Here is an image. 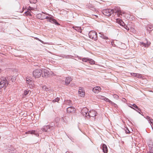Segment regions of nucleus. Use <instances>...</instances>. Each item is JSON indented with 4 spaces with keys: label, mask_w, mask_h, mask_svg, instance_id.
Returning <instances> with one entry per match:
<instances>
[{
    "label": "nucleus",
    "mask_w": 153,
    "mask_h": 153,
    "mask_svg": "<svg viewBox=\"0 0 153 153\" xmlns=\"http://www.w3.org/2000/svg\"><path fill=\"white\" fill-rule=\"evenodd\" d=\"M9 79H10V78ZM10 79H11V81L12 82H15V80H16V79L15 78V77H13V76Z\"/></svg>",
    "instance_id": "49"
},
{
    "label": "nucleus",
    "mask_w": 153,
    "mask_h": 153,
    "mask_svg": "<svg viewBox=\"0 0 153 153\" xmlns=\"http://www.w3.org/2000/svg\"><path fill=\"white\" fill-rule=\"evenodd\" d=\"M104 101H105L106 102H108L110 103H111L112 102H111L112 101L111 100L109 99H108V98H107L106 97H105V99Z\"/></svg>",
    "instance_id": "42"
},
{
    "label": "nucleus",
    "mask_w": 153,
    "mask_h": 153,
    "mask_svg": "<svg viewBox=\"0 0 153 153\" xmlns=\"http://www.w3.org/2000/svg\"><path fill=\"white\" fill-rule=\"evenodd\" d=\"M25 134H34L36 137H39V131L37 130H31L25 132Z\"/></svg>",
    "instance_id": "12"
},
{
    "label": "nucleus",
    "mask_w": 153,
    "mask_h": 153,
    "mask_svg": "<svg viewBox=\"0 0 153 153\" xmlns=\"http://www.w3.org/2000/svg\"><path fill=\"white\" fill-rule=\"evenodd\" d=\"M54 21L55 22H54V24L57 26H59L60 25V24L56 20H54Z\"/></svg>",
    "instance_id": "44"
},
{
    "label": "nucleus",
    "mask_w": 153,
    "mask_h": 153,
    "mask_svg": "<svg viewBox=\"0 0 153 153\" xmlns=\"http://www.w3.org/2000/svg\"><path fill=\"white\" fill-rule=\"evenodd\" d=\"M7 150L9 153H19V152L11 145H10V147L8 146Z\"/></svg>",
    "instance_id": "14"
},
{
    "label": "nucleus",
    "mask_w": 153,
    "mask_h": 153,
    "mask_svg": "<svg viewBox=\"0 0 153 153\" xmlns=\"http://www.w3.org/2000/svg\"><path fill=\"white\" fill-rule=\"evenodd\" d=\"M60 100V98L58 97H56V98H55L53 100H52V102H58Z\"/></svg>",
    "instance_id": "39"
},
{
    "label": "nucleus",
    "mask_w": 153,
    "mask_h": 153,
    "mask_svg": "<svg viewBox=\"0 0 153 153\" xmlns=\"http://www.w3.org/2000/svg\"><path fill=\"white\" fill-rule=\"evenodd\" d=\"M27 7H23L22 8V10L23 11H22L21 12L22 13L23 12V11L25 10V11H26V10H27Z\"/></svg>",
    "instance_id": "50"
},
{
    "label": "nucleus",
    "mask_w": 153,
    "mask_h": 153,
    "mask_svg": "<svg viewBox=\"0 0 153 153\" xmlns=\"http://www.w3.org/2000/svg\"><path fill=\"white\" fill-rule=\"evenodd\" d=\"M76 29H75V30H77L78 32H81L82 31V30L80 27H76Z\"/></svg>",
    "instance_id": "45"
},
{
    "label": "nucleus",
    "mask_w": 153,
    "mask_h": 153,
    "mask_svg": "<svg viewBox=\"0 0 153 153\" xmlns=\"http://www.w3.org/2000/svg\"><path fill=\"white\" fill-rule=\"evenodd\" d=\"M67 112L68 113H74L75 112V108L72 106H70L67 108Z\"/></svg>",
    "instance_id": "20"
},
{
    "label": "nucleus",
    "mask_w": 153,
    "mask_h": 153,
    "mask_svg": "<svg viewBox=\"0 0 153 153\" xmlns=\"http://www.w3.org/2000/svg\"><path fill=\"white\" fill-rule=\"evenodd\" d=\"M62 120L63 122L64 123H66V122L65 121V119L62 117Z\"/></svg>",
    "instance_id": "51"
},
{
    "label": "nucleus",
    "mask_w": 153,
    "mask_h": 153,
    "mask_svg": "<svg viewBox=\"0 0 153 153\" xmlns=\"http://www.w3.org/2000/svg\"><path fill=\"white\" fill-rule=\"evenodd\" d=\"M1 138V136H0V139Z\"/></svg>",
    "instance_id": "62"
},
{
    "label": "nucleus",
    "mask_w": 153,
    "mask_h": 153,
    "mask_svg": "<svg viewBox=\"0 0 153 153\" xmlns=\"http://www.w3.org/2000/svg\"><path fill=\"white\" fill-rule=\"evenodd\" d=\"M116 22L119 24L122 27L126 30L127 31L129 30V28L128 27V25H126L123 21L122 19L117 18L116 19Z\"/></svg>",
    "instance_id": "5"
},
{
    "label": "nucleus",
    "mask_w": 153,
    "mask_h": 153,
    "mask_svg": "<svg viewBox=\"0 0 153 153\" xmlns=\"http://www.w3.org/2000/svg\"><path fill=\"white\" fill-rule=\"evenodd\" d=\"M95 16H96V17H98L97 16V15H94Z\"/></svg>",
    "instance_id": "61"
},
{
    "label": "nucleus",
    "mask_w": 153,
    "mask_h": 153,
    "mask_svg": "<svg viewBox=\"0 0 153 153\" xmlns=\"http://www.w3.org/2000/svg\"><path fill=\"white\" fill-rule=\"evenodd\" d=\"M147 30L150 33L153 30V25H148L147 27Z\"/></svg>",
    "instance_id": "28"
},
{
    "label": "nucleus",
    "mask_w": 153,
    "mask_h": 153,
    "mask_svg": "<svg viewBox=\"0 0 153 153\" xmlns=\"http://www.w3.org/2000/svg\"><path fill=\"white\" fill-rule=\"evenodd\" d=\"M27 84L29 85V86H28V85H27L28 88L32 89L35 88V85L33 83V80H32L30 82H27Z\"/></svg>",
    "instance_id": "19"
},
{
    "label": "nucleus",
    "mask_w": 153,
    "mask_h": 153,
    "mask_svg": "<svg viewBox=\"0 0 153 153\" xmlns=\"http://www.w3.org/2000/svg\"><path fill=\"white\" fill-rule=\"evenodd\" d=\"M111 9H103L102 11V14L107 16H109L111 15L112 14V11H111Z\"/></svg>",
    "instance_id": "10"
},
{
    "label": "nucleus",
    "mask_w": 153,
    "mask_h": 153,
    "mask_svg": "<svg viewBox=\"0 0 153 153\" xmlns=\"http://www.w3.org/2000/svg\"><path fill=\"white\" fill-rule=\"evenodd\" d=\"M55 20V19H54V18H53L51 23L53 24H54V22H55V21H54V20Z\"/></svg>",
    "instance_id": "52"
},
{
    "label": "nucleus",
    "mask_w": 153,
    "mask_h": 153,
    "mask_svg": "<svg viewBox=\"0 0 153 153\" xmlns=\"http://www.w3.org/2000/svg\"><path fill=\"white\" fill-rule=\"evenodd\" d=\"M101 88L100 87L97 86L94 87L92 90L94 93L97 94L101 91Z\"/></svg>",
    "instance_id": "18"
},
{
    "label": "nucleus",
    "mask_w": 153,
    "mask_h": 153,
    "mask_svg": "<svg viewBox=\"0 0 153 153\" xmlns=\"http://www.w3.org/2000/svg\"><path fill=\"white\" fill-rule=\"evenodd\" d=\"M88 62L91 65L95 64V62L92 59L89 58Z\"/></svg>",
    "instance_id": "31"
},
{
    "label": "nucleus",
    "mask_w": 153,
    "mask_h": 153,
    "mask_svg": "<svg viewBox=\"0 0 153 153\" xmlns=\"http://www.w3.org/2000/svg\"><path fill=\"white\" fill-rule=\"evenodd\" d=\"M3 22L0 21V31L4 32V27L6 24V22L4 23H2Z\"/></svg>",
    "instance_id": "25"
},
{
    "label": "nucleus",
    "mask_w": 153,
    "mask_h": 153,
    "mask_svg": "<svg viewBox=\"0 0 153 153\" xmlns=\"http://www.w3.org/2000/svg\"><path fill=\"white\" fill-rule=\"evenodd\" d=\"M101 149H102L103 152L104 153H107L108 150L106 145L105 144H102L100 146Z\"/></svg>",
    "instance_id": "17"
},
{
    "label": "nucleus",
    "mask_w": 153,
    "mask_h": 153,
    "mask_svg": "<svg viewBox=\"0 0 153 153\" xmlns=\"http://www.w3.org/2000/svg\"><path fill=\"white\" fill-rule=\"evenodd\" d=\"M30 4H35L37 2V0H29Z\"/></svg>",
    "instance_id": "38"
},
{
    "label": "nucleus",
    "mask_w": 153,
    "mask_h": 153,
    "mask_svg": "<svg viewBox=\"0 0 153 153\" xmlns=\"http://www.w3.org/2000/svg\"><path fill=\"white\" fill-rule=\"evenodd\" d=\"M89 38L94 41H96L97 39V34L94 30H91L88 33Z\"/></svg>",
    "instance_id": "6"
},
{
    "label": "nucleus",
    "mask_w": 153,
    "mask_h": 153,
    "mask_svg": "<svg viewBox=\"0 0 153 153\" xmlns=\"http://www.w3.org/2000/svg\"><path fill=\"white\" fill-rule=\"evenodd\" d=\"M112 45H113L114 46H115V44H114L113 45V44H112Z\"/></svg>",
    "instance_id": "59"
},
{
    "label": "nucleus",
    "mask_w": 153,
    "mask_h": 153,
    "mask_svg": "<svg viewBox=\"0 0 153 153\" xmlns=\"http://www.w3.org/2000/svg\"><path fill=\"white\" fill-rule=\"evenodd\" d=\"M59 56L63 58L66 59L71 58V57H73V56L71 55H65L62 54H60Z\"/></svg>",
    "instance_id": "29"
},
{
    "label": "nucleus",
    "mask_w": 153,
    "mask_h": 153,
    "mask_svg": "<svg viewBox=\"0 0 153 153\" xmlns=\"http://www.w3.org/2000/svg\"><path fill=\"white\" fill-rule=\"evenodd\" d=\"M32 80V78L30 77L27 76L26 78V83L27 84V82H30Z\"/></svg>",
    "instance_id": "35"
},
{
    "label": "nucleus",
    "mask_w": 153,
    "mask_h": 153,
    "mask_svg": "<svg viewBox=\"0 0 153 153\" xmlns=\"http://www.w3.org/2000/svg\"><path fill=\"white\" fill-rule=\"evenodd\" d=\"M149 151H153V143L150 141L148 143Z\"/></svg>",
    "instance_id": "24"
},
{
    "label": "nucleus",
    "mask_w": 153,
    "mask_h": 153,
    "mask_svg": "<svg viewBox=\"0 0 153 153\" xmlns=\"http://www.w3.org/2000/svg\"><path fill=\"white\" fill-rule=\"evenodd\" d=\"M122 101L125 102L126 101V100L124 98H123Z\"/></svg>",
    "instance_id": "54"
},
{
    "label": "nucleus",
    "mask_w": 153,
    "mask_h": 153,
    "mask_svg": "<svg viewBox=\"0 0 153 153\" xmlns=\"http://www.w3.org/2000/svg\"><path fill=\"white\" fill-rule=\"evenodd\" d=\"M42 77L47 78L50 76V74L48 70L45 69H42Z\"/></svg>",
    "instance_id": "11"
},
{
    "label": "nucleus",
    "mask_w": 153,
    "mask_h": 153,
    "mask_svg": "<svg viewBox=\"0 0 153 153\" xmlns=\"http://www.w3.org/2000/svg\"><path fill=\"white\" fill-rule=\"evenodd\" d=\"M124 130L125 131V132L126 134H129L131 132L129 130V129L127 127H125L124 128Z\"/></svg>",
    "instance_id": "36"
},
{
    "label": "nucleus",
    "mask_w": 153,
    "mask_h": 153,
    "mask_svg": "<svg viewBox=\"0 0 153 153\" xmlns=\"http://www.w3.org/2000/svg\"><path fill=\"white\" fill-rule=\"evenodd\" d=\"M42 89L46 91H49L50 90L49 88L45 85H44L42 87Z\"/></svg>",
    "instance_id": "37"
},
{
    "label": "nucleus",
    "mask_w": 153,
    "mask_h": 153,
    "mask_svg": "<svg viewBox=\"0 0 153 153\" xmlns=\"http://www.w3.org/2000/svg\"><path fill=\"white\" fill-rule=\"evenodd\" d=\"M151 127H152V130L153 131V126H152V125H151Z\"/></svg>",
    "instance_id": "58"
},
{
    "label": "nucleus",
    "mask_w": 153,
    "mask_h": 153,
    "mask_svg": "<svg viewBox=\"0 0 153 153\" xmlns=\"http://www.w3.org/2000/svg\"><path fill=\"white\" fill-rule=\"evenodd\" d=\"M86 7L94 11H96V9L95 7L92 4L89 3L86 5Z\"/></svg>",
    "instance_id": "16"
},
{
    "label": "nucleus",
    "mask_w": 153,
    "mask_h": 153,
    "mask_svg": "<svg viewBox=\"0 0 153 153\" xmlns=\"http://www.w3.org/2000/svg\"><path fill=\"white\" fill-rule=\"evenodd\" d=\"M29 92L30 94L31 93V91L30 90H29L28 89L24 90L22 95V97L23 98H26L27 95L29 93Z\"/></svg>",
    "instance_id": "15"
},
{
    "label": "nucleus",
    "mask_w": 153,
    "mask_h": 153,
    "mask_svg": "<svg viewBox=\"0 0 153 153\" xmlns=\"http://www.w3.org/2000/svg\"><path fill=\"white\" fill-rule=\"evenodd\" d=\"M128 107L135 110L140 114L142 116H143V113L141 111V109L139 108L134 103L132 104L130 103H128Z\"/></svg>",
    "instance_id": "3"
},
{
    "label": "nucleus",
    "mask_w": 153,
    "mask_h": 153,
    "mask_svg": "<svg viewBox=\"0 0 153 153\" xmlns=\"http://www.w3.org/2000/svg\"><path fill=\"white\" fill-rule=\"evenodd\" d=\"M100 33V32L99 33L100 34V37L104 39H108V37L107 36L104 35L103 34H101Z\"/></svg>",
    "instance_id": "30"
},
{
    "label": "nucleus",
    "mask_w": 153,
    "mask_h": 153,
    "mask_svg": "<svg viewBox=\"0 0 153 153\" xmlns=\"http://www.w3.org/2000/svg\"><path fill=\"white\" fill-rule=\"evenodd\" d=\"M82 59V58H81L80 57H79V59L81 60V59Z\"/></svg>",
    "instance_id": "57"
},
{
    "label": "nucleus",
    "mask_w": 153,
    "mask_h": 153,
    "mask_svg": "<svg viewBox=\"0 0 153 153\" xmlns=\"http://www.w3.org/2000/svg\"><path fill=\"white\" fill-rule=\"evenodd\" d=\"M147 153H153V151H149Z\"/></svg>",
    "instance_id": "55"
},
{
    "label": "nucleus",
    "mask_w": 153,
    "mask_h": 153,
    "mask_svg": "<svg viewBox=\"0 0 153 153\" xmlns=\"http://www.w3.org/2000/svg\"><path fill=\"white\" fill-rule=\"evenodd\" d=\"M130 74L131 76H135L137 78H142V75L140 74L134 73H130Z\"/></svg>",
    "instance_id": "23"
},
{
    "label": "nucleus",
    "mask_w": 153,
    "mask_h": 153,
    "mask_svg": "<svg viewBox=\"0 0 153 153\" xmlns=\"http://www.w3.org/2000/svg\"><path fill=\"white\" fill-rule=\"evenodd\" d=\"M45 14L48 15H50L48 13H45L42 12V13H39L37 14L36 17L38 19L41 20L45 19H46V18H48V16H46Z\"/></svg>",
    "instance_id": "9"
},
{
    "label": "nucleus",
    "mask_w": 153,
    "mask_h": 153,
    "mask_svg": "<svg viewBox=\"0 0 153 153\" xmlns=\"http://www.w3.org/2000/svg\"><path fill=\"white\" fill-rule=\"evenodd\" d=\"M112 45H113L114 46H115V44H114L113 45V44H112Z\"/></svg>",
    "instance_id": "60"
},
{
    "label": "nucleus",
    "mask_w": 153,
    "mask_h": 153,
    "mask_svg": "<svg viewBox=\"0 0 153 153\" xmlns=\"http://www.w3.org/2000/svg\"><path fill=\"white\" fill-rule=\"evenodd\" d=\"M2 78H3V80L0 82V89L4 87L6 88L9 84L7 79L6 77H3Z\"/></svg>",
    "instance_id": "7"
},
{
    "label": "nucleus",
    "mask_w": 153,
    "mask_h": 153,
    "mask_svg": "<svg viewBox=\"0 0 153 153\" xmlns=\"http://www.w3.org/2000/svg\"><path fill=\"white\" fill-rule=\"evenodd\" d=\"M88 110L86 108H83L81 111L80 113L82 115L85 117H87V113L88 112Z\"/></svg>",
    "instance_id": "21"
},
{
    "label": "nucleus",
    "mask_w": 153,
    "mask_h": 153,
    "mask_svg": "<svg viewBox=\"0 0 153 153\" xmlns=\"http://www.w3.org/2000/svg\"><path fill=\"white\" fill-rule=\"evenodd\" d=\"M53 18V16L51 15V16H48V18H46V19H47L48 22H51Z\"/></svg>",
    "instance_id": "32"
},
{
    "label": "nucleus",
    "mask_w": 153,
    "mask_h": 153,
    "mask_svg": "<svg viewBox=\"0 0 153 153\" xmlns=\"http://www.w3.org/2000/svg\"><path fill=\"white\" fill-rule=\"evenodd\" d=\"M97 112L93 110H91L87 113V117L88 118H90L91 117H94V120L95 119V117L96 116Z\"/></svg>",
    "instance_id": "8"
},
{
    "label": "nucleus",
    "mask_w": 153,
    "mask_h": 153,
    "mask_svg": "<svg viewBox=\"0 0 153 153\" xmlns=\"http://www.w3.org/2000/svg\"><path fill=\"white\" fill-rule=\"evenodd\" d=\"M146 42H144L142 41L139 42V45L142 47H144L145 48L148 47L151 44V42L148 41L146 39Z\"/></svg>",
    "instance_id": "13"
},
{
    "label": "nucleus",
    "mask_w": 153,
    "mask_h": 153,
    "mask_svg": "<svg viewBox=\"0 0 153 153\" xmlns=\"http://www.w3.org/2000/svg\"><path fill=\"white\" fill-rule=\"evenodd\" d=\"M78 92L79 94L82 97H84L85 95V91L84 90H83L81 89H79V90L78 91Z\"/></svg>",
    "instance_id": "27"
},
{
    "label": "nucleus",
    "mask_w": 153,
    "mask_h": 153,
    "mask_svg": "<svg viewBox=\"0 0 153 153\" xmlns=\"http://www.w3.org/2000/svg\"><path fill=\"white\" fill-rule=\"evenodd\" d=\"M105 97L101 95H99V98L101 100H104L105 99Z\"/></svg>",
    "instance_id": "43"
},
{
    "label": "nucleus",
    "mask_w": 153,
    "mask_h": 153,
    "mask_svg": "<svg viewBox=\"0 0 153 153\" xmlns=\"http://www.w3.org/2000/svg\"><path fill=\"white\" fill-rule=\"evenodd\" d=\"M72 80V78L70 77H67L65 78V85H69L70 82Z\"/></svg>",
    "instance_id": "22"
},
{
    "label": "nucleus",
    "mask_w": 153,
    "mask_h": 153,
    "mask_svg": "<svg viewBox=\"0 0 153 153\" xmlns=\"http://www.w3.org/2000/svg\"><path fill=\"white\" fill-rule=\"evenodd\" d=\"M24 14L26 16H31V14L30 11L27 10L25 11L24 12Z\"/></svg>",
    "instance_id": "33"
},
{
    "label": "nucleus",
    "mask_w": 153,
    "mask_h": 153,
    "mask_svg": "<svg viewBox=\"0 0 153 153\" xmlns=\"http://www.w3.org/2000/svg\"><path fill=\"white\" fill-rule=\"evenodd\" d=\"M111 102H112L110 104H111L112 106H114L115 108H118V106L116 104H115L112 101Z\"/></svg>",
    "instance_id": "41"
},
{
    "label": "nucleus",
    "mask_w": 153,
    "mask_h": 153,
    "mask_svg": "<svg viewBox=\"0 0 153 153\" xmlns=\"http://www.w3.org/2000/svg\"><path fill=\"white\" fill-rule=\"evenodd\" d=\"M36 39L42 43L43 44H45V43H44V42L42 40L39 39L38 38L36 37Z\"/></svg>",
    "instance_id": "48"
},
{
    "label": "nucleus",
    "mask_w": 153,
    "mask_h": 153,
    "mask_svg": "<svg viewBox=\"0 0 153 153\" xmlns=\"http://www.w3.org/2000/svg\"><path fill=\"white\" fill-rule=\"evenodd\" d=\"M89 58L88 57H84L82 58V61L84 62H88L89 60Z\"/></svg>",
    "instance_id": "34"
},
{
    "label": "nucleus",
    "mask_w": 153,
    "mask_h": 153,
    "mask_svg": "<svg viewBox=\"0 0 153 153\" xmlns=\"http://www.w3.org/2000/svg\"><path fill=\"white\" fill-rule=\"evenodd\" d=\"M66 134L67 136H68V138H69V139L71 140L72 141V139H73V138L72 137H70L68 136V135H67V134H66Z\"/></svg>",
    "instance_id": "53"
},
{
    "label": "nucleus",
    "mask_w": 153,
    "mask_h": 153,
    "mask_svg": "<svg viewBox=\"0 0 153 153\" xmlns=\"http://www.w3.org/2000/svg\"><path fill=\"white\" fill-rule=\"evenodd\" d=\"M126 17H127L126 19H132V20L133 19L132 17L131 18V15L128 14V15H127V16H126Z\"/></svg>",
    "instance_id": "46"
},
{
    "label": "nucleus",
    "mask_w": 153,
    "mask_h": 153,
    "mask_svg": "<svg viewBox=\"0 0 153 153\" xmlns=\"http://www.w3.org/2000/svg\"><path fill=\"white\" fill-rule=\"evenodd\" d=\"M2 70L1 68H0V73H1V72H2Z\"/></svg>",
    "instance_id": "56"
},
{
    "label": "nucleus",
    "mask_w": 153,
    "mask_h": 153,
    "mask_svg": "<svg viewBox=\"0 0 153 153\" xmlns=\"http://www.w3.org/2000/svg\"><path fill=\"white\" fill-rule=\"evenodd\" d=\"M113 97L114 98L117 100L119 98V96L117 94H114L113 95Z\"/></svg>",
    "instance_id": "47"
},
{
    "label": "nucleus",
    "mask_w": 153,
    "mask_h": 153,
    "mask_svg": "<svg viewBox=\"0 0 153 153\" xmlns=\"http://www.w3.org/2000/svg\"><path fill=\"white\" fill-rule=\"evenodd\" d=\"M112 11V14L115 15H117L118 16L120 17L121 16H124V13H123L120 10V7L117 6L111 9Z\"/></svg>",
    "instance_id": "2"
},
{
    "label": "nucleus",
    "mask_w": 153,
    "mask_h": 153,
    "mask_svg": "<svg viewBox=\"0 0 153 153\" xmlns=\"http://www.w3.org/2000/svg\"><path fill=\"white\" fill-rule=\"evenodd\" d=\"M79 130L81 131V130H80V129H79Z\"/></svg>",
    "instance_id": "63"
},
{
    "label": "nucleus",
    "mask_w": 153,
    "mask_h": 153,
    "mask_svg": "<svg viewBox=\"0 0 153 153\" xmlns=\"http://www.w3.org/2000/svg\"><path fill=\"white\" fill-rule=\"evenodd\" d=\"M145 118L147 120L151 125H153V119H152L148 116H146Z\"/></svg>",
    "instance_id": "26"
},
{
    "label": "nucleus",
    "mask_w": 153,
    "mask_h": 153,
    "mask_svg": "<svg viewBox=\"0 0 153 153\" xmlns=\"http://www.w3.org/2000/svg\"><path fill=\"white\" fill-rule=\"evenodd\" d=\"M35 7H32L29 6L27 9L26 10L30 11L31 12V10H32Z\"/></svg>",
    "instance_id": "40"
},
{
    "label": "nucleus",
    "mask_w": 153,
    "mask_h": 153,
    "mask_svg": "<svg viewBox=\"0 0 153 153\" xmlns=\"http://www.w3.org/2000/svg\"><path fill=\"white\" fill-rule=\"evenodd\" d=\"M42 69H38L34 70L32 73L33 76L35 78H38L42 76Z\"/></svg>",
    "instance_id": "4"
},
{
    "label": "nucleus",
    "mask_w": 153,
    "mask_h": 153,
    "mask_svg": "<svg viewBox=\"0 0 153 153\" xmlns=\"http://www.w3.org/2000/svg\"><path fill=\"white\" fill-rule=\"evenodd\" d=\"M59 121L58 118H56L53 122H51L47 125L43 126L41 128L42 130L44 132H48L54 130L59 124Z\"/></svg>",
    "instance_id": "1"
}]
</instances>
